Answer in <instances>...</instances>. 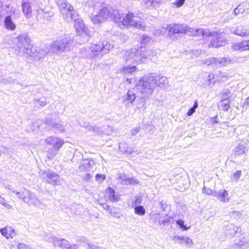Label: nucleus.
I'll list each match as a JSON object with an SVG mask.
<instances>
[{"mask_svg":"<svg viewBox=\"0 0 249 249\" xmlns=\"http://www.w3.org/2000/svg\"><path fill=\"white\" fill-rule=\"evenodd\" d=\"M240 6V5L238 6V7L234 10L233 13L235 16H237L239 13H243L244 12V10H242L241 11H240V10L239 9V7Z\"/></svg>","mask_w":249,"mask_h":249,"instance_id":"nucleus-55","label":"nucleus"},{"mask_svg":"<svg viewBox=\"0 0 249 249\" xmlns=\"http://www.w3.org/2000/svg\"><path fill=\"white\" fill-rule=\"evenodd\" d=\"M22 12L27 18H30L32 14V10L29 0H22L21 4Z\"/></svg>","mask_w":249,"mask_h":249,"instance_id":"nucleus-19","label":"nucleus"},{"mask_svg":"<svg viewBox=\"0 0 249 249\" xmlns=\"http://www.w3.org/2000/svg\"><path fill=\"white\" fill-rule=\"evenodd\" d=\"M34 102L35 104H36V103H38L41 107L45 106L47 103V99L44 97H42L39 99H35Z\"/></svg>","mask_w":249,"mask_h":249,"instance_id":"nucleus-43","label":"nucleus"},{"mask_svg":"<svg viewBox=\"0 0 249 249\" xmlns=\"http://www.w3.org/2000/svg\"><path fill=\"white\" fill-rule=\"evenodd\" d=\"M176 223L179 226L180 228H181L183 230H187L190 228V227H187L184 224V221L182 220H178L176 221Z\"/></svg>","mask_w":249,"mask_h":249,"instance_id":"nucleus-46","label":"nucleus"},{"mask_svg":"<svg viewBox=\"0 0 249 249\" xmlns=\"http://www.w3.org/2000/svg\"><path fill=\"white\" fill-rule=\"evenodd\" d=\"M118 181L123 185H134L138 183L137 180L134 178H129L124 174L120 173L118 175Z\"/></svg>","mask_w":249,"mask_h":249,"instance_id":"nucleus-15","label":"nucleus"},{"mask_svg":"<svg viewBox=\"0 0 249 249\" xmlns=\"http://www.w3.org/2000/svg\"><path fill=\"white\" fill-rule=\"evenodd\" d=\"M18 249H31V248L26 244L24 243H19L18 245Z\"/></svg>","mask_w":249,"mask_h":249,"instance_id":"nucleus-50","label":"nucleus"},{"mask_svg":"<svg viewBox=\"0 0 249 249\" xmlns=\"http://www.w3.org/2000/svg\"><path fill=\"white\" fill-rule=\"evenodd\" d=\"M53 242L55 247H59L62 249H69L71 248V243L65 239H58L53 237Z\"/></svg>","mask_w":249,"mask_h":249,"instance_id":"nucleus-20","label":"nucleus"},{"mask_svg":"<svg viewBox=\"0 0 249 249\" xmlns=\"http://www.w3.org/2000/svg\"><path fill=\"white\" fill-rule=\"evenodd\" d=\"M161 0H142L144 5L149 8H156L160 4Z\"/></svg>","mask_w":249,"mask_h":249,"instance_id":"nucleus-28","label":"nucleus"},{"mask_svg":"<svg viewBox=\"0 0 249 249\" xmlns=\"http://www.w3.org/2000/svg\"><path fill=\"white\" fill-rule=\"evenodd\" d=\"M83 156L81 153L79 152L75 153L71 161L72 162L78 163L83 159Z\"/></svg>","mask_w":249,"mask_h":249,"instance_id":"nucleus-41","label":"nucleus"},{"mask_svg":"<svg viewBox=\"0 0 249 249\" xmlns=\"http://www.w3.org/2000/svg\"><path fill=\"white\" fill-rule=\"evenodd\" d=\"M211 120L212 123L213 124H216V123H218V122L217 121V116H215L213 118H212Z\"/></svg>","mask_w":249,"mask_h":249,"instance_id":"nucleus-61","label":"nucleus"},{"mask_svg":"<svg viewBox=\"0 0 249 249\" xmlns=\"http://www.w3.org/2000/svg\"><path fill=\"white\" fill-rule=\"evenodd\" d=\"M100 128L99 127H97L96 125L92 126L91 131L95 132H98L100 131Z\"/></svg>","mask_w":249,"mask_h":249,"instance_id":"nucleus-59","label":"nucleus"},{"mask_svg":"<svg viewBox=\"0 0 249 249\" xmlns=\"http://www.w3.org/2000/svg\"><path fill=\"white\" fill-rule=\"evenodd\" d=\"M241 175H242V171L241 170H238V171H236L233 174H232L231 175V178L232 180L236 181L240 178L241 176Z\"/></svg>","mask_w":249,"mask_h":249,"instance_id":"nucleus-44","label":"nucleus"},{"mask_svg":"<svg viewBox=\"0 0 249 249\" xmlns=\"http://www.w3.org/2000/svg\"><path fill=\"white\" fill-rule=\"evenodd\" d=\"M82 53L84 56L91 58L100 57L103 55L99 44L93 45L88 49L85 48L82 51Z\"/></svg>","mask_w":249,"mask_h":249,"instance_id":"nucleus-10","label":"nucleus"},{"mask_svg":"<svg viewBox=\"0 0 249 249\" xmlns=\"http://www.w3.org/2000/svg\"><path fill=\"white\" fill-rule=\"evenodd\" d=\"M232 94L228 89H224L221 93L222 100H230L232 97Z\"/></svg>","mask_w":249,"mask_h":249,"instance_id":"nucleus-33","label":"nucleus"},{"mask_svg":"<svg viewBox=\"0 0 249 249\" xmlns=\"http://www.w3.org/2000/svg\"><path fill=\"white\" fill-rule=\"evenodd\" d=\"M155 87L154 76L150 75L140 78L135 85V89H137L138 94L150 97L153 94Z\"/></svg>","mask_w":249,"mask_h":249,"instance_id":"nucleus-4","label":"nucleus"},{"mask_svg":"<svg viewBox=\"0 0 249 249\" xmlns=\"http://www.w3.org/2000/svg\"><path fill=\"white\" fill-rule=\"evenodd\" d=\"M195 109L192 107L188 111L187 114L188 116H190L195 112Z\"/></svg>","mask_w":249,"mask_h":249,"instance_id":"nucleus-57","label":"nucleus"},{"mask_svg":"<svg viewBox=\"0 0 249 249\" xmlns=\"http://www.w3.org/2000/svg\"><path fill=\"white\" fill-rule=\"evenodd\" d=\"M47 123L52 127L56 128L57 129L58 131L60 132H63L64 131V126L61 124L60 123H55L54 122H50L49 123L48 121H47Z\"/></svg>","mask_w":249,"mask_h":249,"instance_id":"nucleus-39","label":"nucleus"},{"mask_svg":"<svg viewBox=\"0 0 249 249\" xmlns=\"http://www.w3.org/2000/svg\"><path fill=\"white\" fill-rule=\"evenodd\" d=\"M103 207L105 210L109 212V213H110V210L112 209V208H111V207L109 205L106 204H104L103 205Z\"/></svg>","mask_w":249,"mask_h":249,"instance_id":"nucleus-58","label":"nucleus"},{"mask_svg":"<svg viewBox=\"0 0 249 249\" xmlns=\"http://www.w3.org/2000/svg\"><path fill=\"white\" fill-rule=\"evenodd\" d=\"M231 227L233 228V231H232L231 232V234L233 235V234H235V233L237 231V228L235 227H234V226H231Z\"/></svg>","mask_w":249,"mask_h":249,"instance_id":"nucleus-64","label":"nucleus"},{"mask_svg":"<svg viewBox=\"0 0 249 249\" xmlns=\"http://www.w3.org/2000/svg\"><path fill=\"white\" fill-rule=\"evenodd\" d=\"M210 36L213 37L211 41V45L212 47L217 48L224 46L226 44V40L222 37L221 35L215 32H212L209 34Z\"/></svg>","mask_w":249,"mask_h":249,"instance_id":"nucleus-13","label":"nucleus"},{"mask_svg":"<svg viewBox=\"0 0 249 249\" xmlns=\"http://www.w3.org/2000/svg\"><path fill=\"white\" fill-rule=\"evenodd\" d=\"M73 19L75 21L74 26L76 31V33L79 35H82L85 33L87 34L86 30L87 28L85 25L83 23V21L80 19Z\"/></svg>","mask_w":249,"mask_h":249,"instance_id":"nucleus-22","label":"nucleus"},{"mask_svg":"<svg viewBox=\"0 0 249 249\" xmlns=\"http://www.w3.org/2000/svg\"><path fill=\"white\" fill-rule=\"evenodd\" d=\"M140 131V127H137L132 129L131 131V133L132 136H135L138 133H139Z\"/></svg>","mask_w":249,"mask_h":249,"instance_id":"nucleus-52","label":"nucleus"},{"mask_svg":"<svg viewBox=\"0 0 249 249\" xmlns=\"http://www.w3.org/2000/svg\"><path fill=\"white\" fill-rule=\"evenodd\" d=\"M109 213L112 216L117 218H119L123 216V214L119 208H112V209L110 210Z\"/></svg>","mask_w":249,"mask_h":249,"instance_id":"nucleus-36","label":"nucleus"},{"mask_svg":"<svg viewBox=\"0 0 249 249\" xmlns=\"http://www.w3.org/2000/svg\"><path fill=\"white\" fill-rule=\"evenodd\" d=\"M11 231V228H2L1 229L0 231L1 233V234L5 236L7 239H8L9 238H12V234H10V233H9V232Z\"/></svg>","mask_w":249,"mask_h":249,"instance_id":"nucleus-40","label":"nucleus"},{"mask_svg":"<svg viewBox=\"0 0 249 249\" xmlns=\"http://www.w3.org/2000/svg\"><path fill=\"white\" fill-rule=\"evenodd\" d=\"M4 24L6 28L9 30H14L16 28V25L13 22L10 16H7L5 18Z\"/></svg>","mask_w":249,"mask_h":249,"instance_id":"nucleus-30","label":"nucleus"},{"mask_svg":"<svg viewBox=\"0 0 249 249\" xmlns=\"http://www.w3.org/2000/svg\"><path fill=\"white\" fill-rule=\"evenodd\" d=\"M88 249H103L102 248L98 247L91 243L88 244Z\"/></svg>","mask_w":249,"mask_h":249,"instance_id":"nucleus-51","label":"nucleus"},{"mask_svg":"<svg viewBox=\"0 0 249 249\" xmlns=\"http://www.w3.org/2000/svg\"><path fill=\"white\" fill-rule=\"evenodd\" d=\"M234 34L240 36H249V28L243 26H239L233 31Z\"/></svg>","mask_w":249,"mask_h":249,"instance_id":"nucleus-27","label":"nucleus"},{"mask_svg":"<svg viewBox=\"0 0 249 249\" xmlns=\"http://www.w3.org/2000/svg\"><path fill=\"white\" fill-rule=\"evenodd\" d=\"M45 142L47 144L53 146L55 151L52 157H53L56 155V151L61 147L64 144L63 140L55 137H48L45 140Z\"/></svg>","mask_w":249,"mask_h":249,"instance_id":"nucleus-14","label":"nucleus"},{"mask_svg":"<svg viewBox=\"0 0 249 249\" xmlns=\"http://www.w3.org/2000/svg\"><path fill=\"white\" fill-rule=\"evenodd\" d=\"M157 53L156 49L141 47L139 49L134 48L129 51H126L124 55L126 56V62L142 63L145 62L148 59H152Z\"/></svg>","mask_w":249,"mask_h":249,"instance_id":"nucleus-2","label":"nucleus"},{"mask_svg":"<svg viewBox=\"0 0 249 249\" xmlns=\"http://www.w3.org/2000/svg\"><path fill=\"white\" fill-rule=\"evenodd\" d=\"M94 164V162L91 159H85L79 165V168L81 171L89 170L93 168Z\"/></svg>","mask_w":249,"mask_h":249,"instance_id":"nucleus-24","label":"nucleus"},{"mask_svg":"<svg viewBox=\"0 0 249 249\" xmlns=\"http://www.w3.org/2000/svg\"><path fill=\"white\" fill-rule=\"evenodd\" d=\"M135 205L140 204L142 201V198L141 196H136L135 197Z\"/></svg>","mask_w":249,"mask_h":249,"instance_id":"nucleus-54","label":"nucleus"},{"mask_svg":"<svg viewBox=\"0 0 249 249\" xmlns=\"http://www.w3.org/2000/svg\"><path fill=\"white\" fill-rule=\"evenodd\" d=\"M156 81V86L162 87L167 84V79L164 76H154Z\"/></svg>","mask_w":249,"mask_h":249,"instance_id":"nucleus-31","label":"nucleus"},{"mask_svg":"<svg viewBox=\"0 0 249 249\" xmlns=\"http://www.w3.org/2000/svg\"><path fill=\"white\" fill-rule=\"evenodd\" d=\"M150 40V38L148 36H143V42L144 43L147 42Z\"/></svg>","mask_w":249,"mask_h":249,"instance_id":"nucleus-62","label":"nucleus"},{"mask_svg":"<svg viewBox=\"0 0 249 249\" xmlns=\"http://www.w3.org/2000/svg\"><path fill=\"white\" fill-rule=\"evenodd\" d=\"M135 213L139 215H144L145 213V210L142 206H138L134 208Z\"/></svg>","mask_w":249,"mask_h":249,"instance_id":"nucleus-42","label":"nucleus"},{"mask_svg":"<svg viewBox=\"0 0 249 249\" xmlns=\"http://www.w3.org/2000/svg\"><path fill=\"white\" fill-rule=\"evenodd\" d=\"M37 18H47V13L45 12H44L43 10L40 9L38 10L37 11Z\"/></svg>","mask_w":249,"mask_h":249,"instance_id":"nucleus-45","label":"nucleus"},{"mask_svg":"<svg viewBox=\"0 0 249 249\" xmlns=\"http://www.w3.org/2000/svg\"><path fill=\"white\" fill-rule=\"evenodd\" d=\"M93 125H90L88 123H84L83 125V127L86 128L87 130L91 131L92 127Z\"/></svg>","mask_w":249,"mask_h":249,"instance_id":"nucleus-56","label":"nucleus"},{"mask_svg":"<svg viewBox=\"0 0 249 249\" xmlns=\"http://www.w3.org/2000/svg\"><path fill=\"white\" fill-rule=\"evenodd\" d=\"M174 241L179 244H185L186 245L193 246L194 245L192 240L189 237L183 236H175Z\"/></svg>","mask_w":249,"mask_h":249,"instance_id":"nucleus-25","label":"nucleus"},{"mask_svg":"<svg viewBox=\"0 0 249 249\" xmlns=\"http://www.w3.org/2000/svg\"><path fill=\"white\" fill-rule=\"evenodd\" d=\"M30 39L25 35L20 36L17 46L19 52H22L34 58L37 48L30 44Z\"/></svg>","mask_w":249,"mask_h":249,"instance_id":"nucleus-7","label":"nucleus"},{"mask_svg":"<svg viewBox=\"0 0 249 249\" xmlns=\"http://www.w3.org/2000/svg\"><path fill=\"white\" fill-rule=\"evenodd\" d=\"M40 174L43 179L52 185H58L61 183V179L59 176L52 171H41Z\"/></svg>","mask_w":249,"mask_h":249,"instance_id":"nucleus-9","label":"nucleus"},{"mask_svg":"<svg viewBox=\"0 0 249 249\" xmlns=\"http://www.w3.org/2000/svg\"><path fill=\"white\" fill-rule=\"evenodd\" d=\"M57 5L63 18L67 21H71L78 18L77 11L66 0H58Z\"/></svg>","mask_w":249,"mask_h":249,"instance_id":"nucleus-5","label":"nucleus"},{"mask_svg":"<svg viewBox=\"0 0 249 249\" xmlns=\"http://www.w3.org/2000/svg\"><path fill=\"white\" fill-rule=\"evenodd\" d=\"M0 203L3 206H6L7 205L6 203L5 202V200L2 197H0Z\"/></svg>","mask_w":249,"mask_h":249,"instance_id":"nucleus-63","label":"nucleus"},{"mask_svg":"<svg viewBox=\"0 0 249 249\" xmlns=\"http://www.w3.org/2000/svg\"><path fill=\"white\" fill-rule=\"evenodd\" d=\"M188 26L185 24H173L168 25L167 34L170 36L176 34L188 33Z\"/></svg>","mask_w":249,"mask_h":249,"instance_id":"nucleus-11","label":"nucleus"},{"mask_svg":"<svg viewBox=\"0 0 249 249\" xmlns=\"http://www.w3.org/2000/svg\"><path fill=\"white\" fill-rule=\"evenodd\" d=\"M204 63H208V65L214 64L216 66H223L232 63L233 60L230 57H212L205 60Z\"/></svg>","mask_w":249,"mask_h":249,"instance_id":"nucleus-12","label":"nucleus"},{"mask_svg":"<svg viewBox=\"0 0 249 249\" xmlns=\"http://www.w3.org/2000/svg\"><path fill=\"white\" fill-rule=\"evenodd\" d=\"M47 54V52L41 49H37L34 58L39 60L41 58L44 57Z\"/></svg>","mask_w":249,"mask_h":249,"instance_id":"nucleus-35","label":"nucleus"},{"mask_svg":"<svg viewBox=\"0 0 249 249\" xmlns=\"http://www.w3.org/2000/svg\"><path fill=\"white\" fill-rule=\"evenodd\" d=\"M136 71V66H126L121 69V72L124 74L131 73Z\"/></svg>","mask_w":249,"mask_h":249,"instance_id":"nucleus-34","label":"nucleus"},{"mask_svg":"<svg viewBox=\"0 0 249 249\" xmlns=\"http://www.w3.org/2000/svg\"><path fill=\"white\" fill-rule=\"evenodd\" d=\"M185 1V0H176L174 4L177 7H180L184 4Z\"/></svg>","mask_w":249,"mask_h":249,"instance_id":"nucleus-48","label":"nucleus"},{"mask_svg":"<svg viewBox=\"0 0 249 249\" xmlns=\"http://www.w3.org/2000/svg\"><path fill=\"white\" fill-rule=\"evenodd\" d=\"M202 192L205 194L213 196L214 191H213V190L212 189L207 188L205 186L203 187V188L202 189Z\"/></svg>","mask_w":249,"mask_h":249,"instance_id":"nucleus-47","label":"nucleus"},{"mask_svg":"<svg viewBox=\"0 0 249 249\" xmlns=\"http://www.w3.org/2000/svg\"><path fill=\"white\" fill-rule=\"evenodd\" d=\"M170 217H167L166 218H165L161 222H160V221L159 224L164 225V224L169 223L170 222Z\"/></svg>","mask_w":249,"mask_h":249,"instance_id":"nucleus-53","label":"nucleus"},{"mask_svg":"<svg viewBox=\"0 0 249 249\" xmlns=\"http://www.w3.org/2000/svg\"><path fill=\"white\" fill-rule=\"evenodd\" d=\"M213 196L216 197L219 200L222 202H228L229 200L228 192L226 190L214 191Z\"/></svg>","mask_w":249,"mask_h":249,"instance_id":"nucleus-26","label":"nucleus"},{"mask_svg":"<svg viewBox=\"0 0 249 249\" xmlns=\"http://www.w3.org/2000/svg\"><path fill=\"white\" fill-rule=\"evenodd\" d=\"M5 188L11 193L15 194L17 197L22 200L29 206H34L40 209H44L46 205L36 196V195L29 190L24 189L23 191H18L10 185H7Z\"/></svg>","mask_w":249,"mask_h":249,"instance_id":"nucleus-3","label":"nucleus"},{"mask_svg":"<svg viewBox=\"0 0 249 249\" xmlns=\"http://www.w3.org/2000/svg\"><path fill=\"white\" fill-rule=\"evenodd\" d=\"M232 49L234 51H244L249 50V40H244L232 44Z\"/></svg>","mask_w":249,"mask_h":249,"instance_id":"nucleus-21","label":"nucleus"},{"mask_svg":"<svg viewBox=\"0 0 249 249\" xmlns=\"http://www.w3.org/2000/svg\"><path fill=\"white\" fill-rule=\"evenodd\" d=\"M109 200L113 202H116L118 201L120 199V197L118 196H116L115 195V191L109 188Z\"/></svg>","mask_w":249,"mask_h":249,"instance_id":"nucleus-38","label":"nucleus"},{"mask_svg":"<svg viewBox=\"0 0 249 249\" xmlns=\"http://www.w3.org/2000/svg\"><path fill=\"white\" fill-rule=\"evenodd\" d=\"M89 5H93L94 9H97L98 12L92 15L90 18L94 24H99L107 20L109 18L113 19L116 22L121 20V14L118 10L112 9L107 4L103 2L90 1Z\"/></svg>","mask_w":249,"mask_h":249,"instance_id":"nucleus-1","label":"nucleus"},{"mask_svg":"<svg viewBox=\"0 0 249 249\" xmlns=\"http://www.w3.org/2000/svg\"><path fill=\"white\" fill-rule=\"evenodd\" d=\"M168 32V24L155 29L154 34L156 36H165Z\"/></svg>","mask_w":249,"mask_h":249,"instance_id":"nucleus-29","label":"nucleus"},{"mask_svg":"<svg viewBox=\"0 0 249 249\" xmlns=\"http://www.w3.org/2000/svg\"><path fill=\"white\" fill-rule=\"evenodd\" d=\"M72 41L66 36H61L54 40L50 45L52 53L60 55L70 49Z\"/></svg>","mask_w":249,"mask_h":249,"instance_id":"nucleus-6","label":"nucleus"},{"mask_svg":"<svg viewBox=\"0 0 249 249\" xmlns=\"http://www.w3.org/2000/svg\"><path fill=\"white\" fill-rule=\"evenodd\" d=\"M188 33L191 36H210L209 31L208 30H204L202 28L194 29L189 27L188 29Z\"/></svg>","mask_w":249,"mask_h":249,"instance_id":"nucleus-18","label":"nucleus"},{"mask_svg":"<svg viewBox=\"0 0 249 249\" xmlns=\"http://www.w3.org/2000/svg\"><path fill=\"white\" fill-rule=\"evenodd\" d=\"M99 44L103 54L107 53L112 48L111 45L108 44L107 41H104L102 43H99Z\"/></svg>","mask_w":249,"mask_h":249,"instance_id":"nucleus-32","label":"nucleus"},{"mask_svg":"<svg viewBox=\"0 0 249 249\" xmlns=\"http://www.w3.org/2000/svg\"><path fill=\"white\" fill-rule=\"evenodd\" d=\"M231 103L230 100H221V105L220 107L221 109L227 111L229 108L230 107V103Z\"/></svg>","mask_w":249,"mask_h":249,"instance_id":"nucleus-37","label":"nucleus"},{"mask_svg":"<svg viewBox=\"0 0 249 249\" xmlns=\"http://www.w3.org/2000/svg\"><path fill=\"white\" fill-rule=\"evenodd\" d=\"M119 22H121L122 25L125 26H133L143 31L146 28L143 22L133 13H127L124 16L121 15V20Z\"/></svg>","mask_w":249,"mask_h":249,"instance_id":"nucleus-8","label":"nucleus"},{"mask_svg":"<svg viewBox=\"0 0 249 249\" xmlns=\"http://www.w3.org/2000/svg\"><path fill=\"white\" fill-rule=\"evenodd\" d=\"M106 178V176L104 175L97 174L96 176V179L99 182H102Z\"/></svg>","mask_w":249,"mask_h":249,"instance_id":"nucleus-49","label":"nucleus"},{"mask_svg":"<svg viewBox=\"0 0 249 249\" xmlns=\"http://www.w3.org/2000/svg\"><path fill=\"white\" fill-rule=\"evenodd\" d=\"M245 145V143L243 144L241 143L235 147L233 151V153L235 157H240L248 152L247 146Z\"/></svg>","mask_w":249,"mask_h":249,"instance_id":"nucleus-23","label":"nucleus"},{"mask_svg":"<svg viewBox=\"0 0 249 249\" xmlns=\"http://www.w3.org/2000/svg\"><path fill=\"white\" fill-rule=\"evenodd\" d=\"M125 152H128L129 154L130 155H132V154H136V155H138L139 153H140V151H139L138 150H131V151H125Z\"/></svg>","mask_w":249,"mask_h":249,"instance_id":"nucleus-60","label":"nucleus"},{"mask_svg":"<svg viewBox=\"0 0 249 249\" xmlns=\"http://www.w3.org/2000/svg\"><path fill=\"white\" fill-rule=\"evenodd\" d=\"M138 92L137 89H135V87L129 89L126 96L124 98L123 102L127 101L129 103L133 104L134 100L137 98Z\"/></svg>","mask_w":249,"mask_h":249,"instance_id":"nucleus-17","label":"nucleus"},{"mask_svg":"<svg viewBox=\"0 0 249 249\" xmlns=\"http://www.w3.org/2000/svg\"><path fill=\"white\" fill-rule=\"evenodd\" d=\"M149 97L137 93V98L136 101V107L137 109L144 110L146 108L147 100Z\"/></svg>","mask_w":249,"mask_h":249,"instance_id":"nucleus-16","label":"nucleus"}]
</instances>
